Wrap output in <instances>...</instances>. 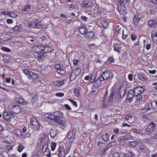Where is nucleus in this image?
<instances>
[{
  "label": "nucleus",
  "mask_w": 157,
  "mask_h": 157,
  "mask_svg": "<svg viewBox=\"0 0 157 157\" xmlns=\"http://www.w3.org/2000/svg\"><path fill=\"white\" fill-rule=\"evenodd\" d=\"M155 124L151 122L145 129L144 133L147 135H151V133L155 131Z\"/></svg>",
  "instance_id": "nucleus-1"
},
{
  "label": "nucleus",
  "mask_w": 157,
  "mask_h": 157,
  "mask_svg": "<svg viewBox=\"0 0 157 157\" xmlns=\"http://www.w3.org/2000/svg\"><path fill=\"white\" fill-rule=\"evenodd\" d=\"M30 124L33 126V128L36 130L39 131L40 128L39 123L37 120L34 117H32L30 118Z\"/></svg>",
  "instance_id": "nucleus-2"
},
{
  "label": "nucleus",
  "mask_w": 157,
  "mask_h": 157,
  "mask_svg": "<svg viewBox=\"0 0 157 157\" xmlns=\"http://www.w3.org/2000/svg\"><path fill=\"white\" fill-rule=\"evenodd\" d=\"M42 53H47L53 51V48L51 46L46 45H41Z\"/></svg>",
  "instance_id": "nucleus-3"
},
{
  "label": "nucleus",
  "mask_w": 157,
  "mask_h": 157,
  "mask_svg": "<svg viewBox=\"0 0 157 157\" xmlns=\"http://www.w3.org/2000/svg\"><path fill=\"white\" fill-rule=\"evenodd\" d=\"M143 14L141 13H138L135 14L133 18V22L136 25H137L140 20L142 17Z\"/></svg>",
  "instance_id": "nucleus-4"
},
{
  "label": "nucleus",
  "mask_w": 157,
  "mask_h": 157,
  "mask_svg": "<svg viewBox=\"0 0 157 157\" xmlns=\"http://www.w3.org/2000/svg\"><path fill=\"white\" fill-rule=\"evenodd\" d=\"M28 28L34 29H42L43 26L42 25L37 23L35 22H31L28 25Z\"/></svg>",
  "instance_id": "nucleus-5"
},
{
  "label": "nucleus",
  "mask_w": 157,
  "mask_h": 157,
  "mask_svg": "<svg viewBox=\"0 0 157 157\" xmlns=\"http://www.w3.org/2000/svg\"><path fill=\"white\" fill-rule=\"evenodd\" d=\"M9 28L5 25L3 24L0 25V35L2 34H6L8 33L7 30Z\"/></svg>",
  "instance_id": "nucleus-6"
},
{
  "label": "nucleus",
  "mask_w": 157,
  "mask_h": 157,
  "mask_svg": "<svg viewBox=\"0 0 157 157\" xmlns=\"http://www.w3.org/2000/svg\"><path fill=\"white\" fill-rule=\"evenodd\" d=\"M110 76L109 71L107 70L104 71L102 74L100 78V80L103 81L107 79Z\"/></svg>",
  "instance_id": "nucleus-7"
},
{
  "label": "nucleus",
  "mask_w": 157,
  "mask_h": 157,
  "mask_svg": "<svg viewBox=\"0 0 157 157\" xmlns=\"http://www.w3.org/2000/svg\"><path fill=\"white\" fill-rule=\"evenodd\" d=\"M23 109L22 108L18 105H16L13 106L11 111L14 113L18 114Z\"/></svg>",
  "instance_id": "nucleus-8"
},
{
  "label": "nucleus",
  "mask_w": 157,
  "mask_h": 157,
  "mask_svg": "<svg viewBox=\"0 0 157 157\" xmlns=\"http://www.w3.org/2000/svg\"><path fill=\"white\" fill-rule=\"evenodd\" d=\"M135 89H133V90L131 89L130 90L127 94V98L128 100L130 101H132L134 97V90Z\"/></svg>",
  "instance_id": "nucleus-9"
},
{
  "label": "nucleus",
  "mask_w": 157,
  "mask_h": 157,
  "mask_svg": "<svg viewBox=\"0 0 157 157\" xmlns=\"http://www.w3.org/2000/svg\"><path fill=\"white\" fill-rule=\"evenodd\" d=\"M78 67L75 70L73 69L72 71L70 77V79L71 80L73 81L78 75Z\"/></svg>",
  "instance_id": "nucleus-10"
},
{
  "label": "nucleus",
  "mask_w": 157,
  "mask_h": 157,
  "mask_svg": "<svg viewBox=\"0 0 157 157\" xmlns=\"http://www.w3.org/2000/svg\"><path fill=\"white\" fill-rule=\"evenodd\" d=\"M133 137L132 136L129 135H126L120 136L119 138V140L120 141H126L128 140H132Z\"/></svg>",
  "instance_id": "nucleus-11"
},
{
  "label": "nucleus",
  "mask_w": 157,
  "mask_h": 157,
  "mask_svg": "<svg viewBox=\"0 0 157 157\" xmlns=\"http://www.w3.org/2000/svg\"><path fill=\"white\" fill-rule=\"evenodd\" d=\"M40 77L38 74L31 71L29 72L28 78L32 79H36L39 78Z\"/></svg>",
  "instance_id": "nucleus-12"
},
{
  "label": "nucleus",
  "mask_w": 157,
  "mask_h": 157,
  "mask_svg": "<svg viewBox=\"0 0 157 157\" xmlns=\"http://www.w3.org/2000/svg\"><path fill=\"white\" fill-rule=\"evenodd\" d=\"M3 119L6 121L9 122L11 121L10 115L9 112H4L2 114Z\"/></svg>",
  "instance_id": "nucleus-13"
},
{
  "label": "nucleus",
  "mask_w": 157,
  "mask_h": 157,
  "mask_svg": "<svg viewBox=\"0 0 157 157\" xmlns=\"http://www.w3.org/2000/svg\"><path fill=\"white\" fill-rule=\"evenodd\" d=\"M140 37L139 38L136 42V40L137 39V35L134 34H132L131 36V39L134 42H136L135 43L134 45V46H136L139 45V41Z\"/></svg>",
  "instance_id": "nucleus-14"
},
{
  "label": "nucleus",
  "mask_w": 157,
  "mask_h": 157,
  "mask_svg": "<svg viewBox=\"0 0 157 157\" xmlns=\"http://www.w3.org/2000/svg\"><path fill=\"white\" fill-rule=\"evenodd\" d=\"M148 107L149 109L152 108L154 109H157V102L156 100L150 102V103H148Z\"/></svg>",
  "instance_id": "nucleus-15"
},
{
  "label": "nucleus",
  "mask_w": 157,
  "mask_h": 157,
  "mask_svg": "<svg viewBox=\"0 0 157 157\" xmlns=\"http://www.w3.org/2000/svg\"><path fill=\"white\" fill-rule=\"evenodd\" d=\"M123 156L125 157H135V154L132 151L128 150L126 151L125 153H124Z\"/></svg>",
  "instance_id": "nucleus-16"
},
{
  "label": "nucleus",
  "mask_w": 157,
  "mask_h": 157,
  "mask_svg": "<svg viewBox=\"0 0 157 157\" xmlns=\"http://www.w3.org/2000/svg\"><path fill=\"white\" fill-rule=\"evenodd\" d=\"M63 147H59L58 149V157H64L65 153L64 152V149L63 148Z\"/></svg>",
  "instance_id": "nucleus-17"
},
{
  "label": "nucleus",
  "mask_w": 157,
  "mask_h": 157,
  "mask_svg": "<svg viewBox=\"0 0 157 157\" xmlns=\"http://www.w3.org/2000/svg\"><path fill=\"white\" fill-rule=\"evenodd\" d=\"M26 41L30 44L33 42L34 43L36 41V38L33 36H30L27 37L26 38Z\"/></svg>",
  "instance_id": "nucleus-18"
},
{
  "label": "nucleus",
  "mask_w": 157,
  "mask_h": 157,
  "mask_svg": "<svg viewBox=\"0 0 157 157\" xmlns=\"http://www.w3.org/2000/svg\"><path fill=\"white\" fill-rule=\"evenodd\" d=\"M147 24L149 27L154 28L157 25V21L155 20H151L148 21Z\"/></svg>",
  "instance_id": "nucleus-19"
},
{
  "label": "nucleus",
  "mask_w": 157,
  "mask_h": 157,
  "mask_svg": "<svg viewBox=\"0 0 157 157\" xmlns=\"http://www.w3.org/2000/svg\"><path fill=\"white\" fill-rule=\"evenodd\" d=\"M117 9L119 12L124 10L125 7L124 1H122L121 3H118Z\"/></svg>",
  "instance_id": "nucleus-20"
},
{
  "label": "nucleus",
  "mask_w": 157,
  "mask_h": 157,
  "mask_svg": "<svg viewBox=\"0 0 157 157\" xmlns=\"http://www.w3.org/2000/svg\"><path fill=\"white\" fill-rule=\"evenodd\" d=\"M94 36V33L93 31L86 32L85 34V37L86 38H91L93 37Z\"/></svg>",
  "instance_id": "nucleus-21"
},
{
  "label": "nucleus",
  "mask_w": 157,
  "mask_h": 157,
  "mask_svg": "<svg viewBox=\"0 0 157 157\" xmlns=\"http://www.w3.org/2000/svg\"><path fill=\"white\" fill-rule=\"evenodd\" d=\"M38 100V96L37 94H35L34 96L31 99V102L30 104H31V106H33L34 104H36L37 101Z\"/></svg>",
  "instance_id": "nucleus-22"
},
{
  "label": "nucleus",
  "mask_w": 157,
  "mask_h": 157,
  "mask_svg": "<svg viewBox=\"0 0 157 157\" xmlns=\"http://www.w3.org/2000/svg\"><path fill=\"white\" fill-rule=\"evenodd\" d=\"M22 29V25L20 24L13 28V30L16 32H19Z\"/></svg>",
  "instance_id": "nucleus-23"
},
{
  "label": "nucleus",
  "mask_w": 157,
  "mask_h": 157,
  "mask_svg": "<svg viewBox=\"0 0 157 157\" xmlns=\"http://www.w3.org/2000/svg\"><path fill=\"white\" fill-rule=\"evenodd\" d=\"M3 59L4 62L6 63H8L11 60L10 56L7 55H4L3 56Z\"/></svg>",
  "instance_id": "nucleus-24"
},
{
  "label": "nucleus",
  "mask_w": 157,
  "mask_h": 157,
  "mask_svg": "<svg viewBox=\"0 0 157 157\" xmlns=\"http://www.w3.org/2000/svg\"><path fill=\"white\" fill-rule=\"evenodd\" d=\"M137 76L139 79L140 80L143 81L147 80L148 79V78L146 77V75L143 74H138Z\"/></svg>",
  "instance_id": "nucleus-25"
},
{
  "label": "nucleus",
  "mask_w": 157,
  "mask_h": 157,
  "mask_svg": "<svg viewBox=\"0 0 157 157\" xmlns=\"http://www.w3.org/2000/svg\"><path fill=\"white\" fill-rule=\"evenodd\" d=\"M151 36L154 42L157 41V32L152 31L151 33Z\"/></svg>",
  "instance_id": "nucleus-26"
},
{
  "label": "nucleus",
  "mask_w": 157,
  "mask_h": 157,
  "mask_svg": "<svg viewBox=\"0 0 157 157\" xmlns=\"http://www.w3.org/2000/svg\"><path fill=\"white\" fill-rule=\"evenodd\" d=\"M58 132V131L56 129H52L50 132V134L51 137L54 138L56 136Z\"/></svg>",
  "instance_id": "nucleus-27"
},
{
  "label": "nucleus",
  "mask_w": 157,
  "mask_h": 157,
  "mask_svg": "<svg viewBox=\"0 0 157 157\" xmlns=\"http://www.w3.org/2000/svg\"><path fill=\"white\" fill-rule=\"evenodd\" d=\"M87 31L86 27L85 26H82L79 28V33L85 35Z\"/></svg>",
  "instance_id": "nucleus-28"
},
{
  "label": "nucleus",
  "mask_w": 157,
  "mask_h": 157,
  "mask_svg": "<svg viewBox=\"0 0 157 157\" xmlns=\"http://www.w3.org/2000/svg\"><path fill=\"white\" fill-rule=\"evenodd\" d=\"M142 95H140V94H138L135 96V98L136 99V100L135 101V103L137 105H138L139 104V101H140L141 99L142 98Z\"/></svg>",
  "instance_id": "nucleus-29"
},
{
  "label": "nucleus",
  "mask_w": 157,
  "mask_h": 157,
  "mask_svg": "<svg viewBox=\"0 0 157 157\" xmlns=\"http://www.w3.org/2000/svg\"><path fill=\"white\" fill-rule=\"evenodd\" d=\"M63 115V113L59 111L56 112L54 114V117L55 118H58V117L59 118L60 117H62Z\"/></svg>",
  "instance_id": "nucleus-30"
},
{
  "label": "nucleus",
  "mask_w": 157,
  "mask_h": 157,
  "mask_svg": "<svg viewBox=\"0 0 157 157\" xmlns=\"http://www.w3.org/2000/svg\"><path fill=\"white\" fill-rule=\"evenodd\" d=\"M55 121L62 125V124L65 122L66 121L63 118H56Z\"/></svg>",
  "instance_id": "nucleus-31"
},
{
  "label": "nucleus",
  "mask_w": 157,
  "mask_h": 157,
  "mask_svg": "<svg viewBox=\"0 0 157 157\" xmlns=\"http://www.w3.org/2000/svg\"><path fill=\"white\" fill-rule=\"evenodd\" d=\"M120 45L118 44L115 43L114 45V50L117 52H120L121 51V48L120 47Z\"/></svg>",
  "instance_id": "nucleus-32"
},
{
  "label": "nucleus",
  "mask_w": 157,
  "mask_h": 157,
  "mask_svg": "<svg viewBox=\"0 0 157 157\" xmlns=\"http://www.w3.org/2000/svg\"><path fill=\"white\" fill-rule=\"evenodd\" d=\"M64 82V80H61L56 81L54 82V84L58 86H59L63 85Z\"/></svg>",
  "instance_id": "nucleus-33"
},
{
  "label": "nucleus",
  "mask_w": 157,
  "mask_h": 157,
  "mask_svg": "<svg viewBox=\"0 0 157 157\" xmlns=\"http://www.w3.org/2000/svg\"><path fill=\"white\" fill-rule=\"evenodd\" d=\"M44 53L39 54L38 55V56L37 57V59L39 61L43 60L45 59V56L43 54Z\"/></svg>",
  "instance_id": "nucleus-34"
},
{
  "label": "nucleus",
  "mask_w": 157,
  "mask_h": 157,
  "mask_svg": "<svg viewBox=\"0 0 157 157\" xmlns=\"http://www.w3.org/2000/svg\"><path fill=\"white\" fill-rule=\"evenodd\" d=\"M13 132L14 134L17 136H20V134H21V131L19 129H17L13 130Z\"/></svg>",
  "instance_id": "nucleus-35"
},
{
  "label": "nucleus",
  "mask_w": 157,
  "mask_h": 157,
  "mask_svg": "<svg viewBox=\"0 0 157 157\" xmlns=\"http://www.w3.org/2000/svg\"><path fill=\"white\" fill-rule=\"evenodd\" d=\"M48 148V144H45L42 149V152L44 154H47V150Z\"/></svg>",
  "instance_id": "nucleus-36"
},
{
  "label": "nucleus",
  "mask_w": 157,
  "mask_h": 157,
  "mask_svg": "<svg viewBox=\"0 0 157 157\" xmlns=\"http://www.w3.org/2000/svg\"><path fill=\"white\" fill-rule=\"evenodd\" d=\"M101 81H101L100 79L99 80H98L94 82V87L96 88L99 87L101 85Z\"/></svg>",
  "instance_id": "nucleus-37"
},
{
  "label": "nucleus",
  "mask_w": 157,
  "mask_h": 157,
  "mask_svg": "<svg viewBox=\"0 0 157 157\" xmlns=\"http://www.w3.org/2000/svg\"><path fill=\"white\" fill-rule=\"evenodd\" d=\"M57 72L59 75L60 76H63L65 73V71L63 69V68L60 70H58Z\"/></svg>",
  "instance_id": "nucleus-38"
},
{
  "label": "nucleus",
  "mask_w": 157,
  "mask_h": 157,
  "mask_svg": "<svg viewBox=\"0 0 157 157\" xmlns=\"http://www.w3.org/2000/svg\"><path fill=\"white\" fill-rule=\"evenodd\" d=\"M31 9V6L30 5H28L26 6H25L24 7L23 9V11H29Z\"/></svg>",
  "instance_id": "nucleus-39"
},
{
  "label": "nucleus",
  "mask_w": 157,
  "mask_h": 157,
  "mask_svg": "<svg viewBox=\"0 0 157 157\" xmlns=\"http://www.w3.org/2000/svg\"><path fill=\"white\" fill-rule=\"evenodd\" d=\"M139 150L140 152V153L142 154L143 156L144 157L146 155V151L144 148L142 147H140L139 148Z\"/></svg>",
  "instance_id": "nucleus-40"
},
{
  "label": "nucleus",
  "mask_w": 157,
  "mask_h": 157,
  "mask_svg": "<svg viewBox=\"0 0 157 157\" xmlns=\"http://www.w3.org/2000/svg\"><path fill=\"white\" fill-rule=\"evenodd\" d=\"M102 138L105 141H107L109 139V136L107 133H103L102 135Z\"/></svg>",
  "instance_id": "nucleus-41"
},
{
  "label": "nucleus",
  "mask_w": 157,
  "mask_h": 157,
  "mask_svg": "<svg viewBox=\"0 0 157 157\" xmlns=\"http://www.w3.org/2000/svg\"><path fill=\"white\" fill-rule=\"evenodd\" d=\"M17 99H18V102L21 104L24 105L25 104H26V105H27L28 103V102H26L22 98H18Z\"/></svg>",
  "instance_id": "nucleus-42"
},
{
  "label": "nucleus",
  "mask_w": 157,
  "mask_h": 157,
  "mask_svg": "<svg viewBox=\"0 0 157 157\" xmlns=\"http://www.w3.org/2000/svg\"><path fill=\"white\" fill-rule=\"evenodd\" d=\"M55 69L56 70V71H58V70H60L61 69H62L63 68V65L61 64H56L54 66Z\"/></svg>",
  "instance_id": "nucleus-43"
},
{
  "label": "nucleus",
  "mask_w": 157,
  "mask_h": 157,
  "mask_svg": "<svg viewBox=\"0 0 157 157\" xmlns=\"http://www.w3.org/2000/svg\"><path fill=\"white\" fill-rule=\"evenodd\" d=\"M129 144L130 146L132 147H136L137 146L138 144L137 142L134 141L132 142H129Z\"/></svg>",
  "instance_id": "nucleus-44"
},
{
  "label": "nucleus",
  "mask_w": 157,
  "mask_h": 157,
  "mask_svg": "<svg viewBox=\"0 0 157 157\" xmlns=\"http://www.w3.org/2000/svg\"><path fill=\"white\" fill-rule=\"evenodd\" d=\"M132 132L137 134H140L141 133L142 130L141 129H137L136 128H133L131 129Z\"/></svg>",
  "instance_id": "nucleus-45"
},
{
  "label": "nucleus",
  "mask_w": 157,
  "mask_h": 157,
  "mask_svg": "<svg viewBox=\"0 0 157 157\" xmlns=\"http://www.w3.org/2000/svg\"><path fill=\"white\" fill-rule=\"evenodd\" d=\"M9 16L13 18H15L17 17V14L13 12H9Z\"/></svg>",
  "instance_id": "nucleus-46"
},
{
  "label": "nucleus",
  "mask_w": 157,
  "mask_h": 157,
  "mask_svg": "<svg viewBox=\"0 0 157 157\" xmlns=\"http://www.w3.org/2000/svg\"><path fill=\"white\" fill-rule=\"evenodd\" d=\"M51 147L52 151H54L56 147V144L55 142H52L51 144Z\"/></svg>",
  "instance_id": "nucleus-47"
},
{
  "label": "nucleus",
  "mask_w": 157,
  "mask_h": 157,
  "mask_svg": "<svg viewBox=\"0 0 157 157\" xmlns=\"http://www.w3.org/2000/svg\"><path fill=\"white\" fill-rule=\"evenodd\" d=\"M132 118V116L131 115L128 114L125 117V119L127 120L130 123L129 121H130Z\"/></svg>",
  "instance_id": "nucleus-48"
},
{
  "label": "nucleus",
  "mask_w": 157,
  "mask_h": 157,
  "mask_svg": "<svg viewBox=\"0 0 157 157\" xmlns=\"http://www.w3.org/2000/svg\"><path fill=\"white\" fill-rule=\"evenodd\" d=\"M24 147H23V146L22 144H19L18 147V151L19 152H21Z\"/></svg>",
  "instance_id": "nucleus-49"
},
{
  "label": "nucleus",
  "mask_w": 157,
  "mask_h": 157,
  "mask_svg": "<svg viewBox=\"0 0 157 157\" xmlns=\"http://www.w3.org/2000/svg\"><path fill=\"white\" fill-rule=\"evenodd\" d=\"M120 88H128L127 82H124L121 85H120Z\"/></svg>",
  "instance_id": "nucleus-50"
},
{
  "label": "nucleus",
  "mask_w": 157,
  "mask_h": 157,
  "mask_svg": "<svg viewBox=\"0 0 157 157\" xmlns=\"http://www.w3.org/2000/svg\"><path fill=\"white\" fill-rule=\"evenodd\" d=\"M41 51H42L41 45H38L36 53H37L38 54H40L42 53Z\"/></svg>",
  "instance_id": "nucleus-51"
},
{
  "label": "nucleus",
  "mask_w": 157,
  "mask_h": 157,
  "mask_svg": "<svg viewBox=\"0 0 157 157\" xmlns=\"http://www.w3.org/2000/svg\"><path fill=\"white\" fill-rule=\"evenodd\" d=\"M75 136V135L73 134V132H70L69 133V134L68 136V138L69 139H72Z\"/></svg>",
  "instance_id": "nucleus-52"
},
{
  "label": "nucleus",
  "mask_w": 157,
  "mask_h": 157,
  "mask_svg": "<svg viewBox=\"0 0 157 157\" xmlns=\"http://www.w3.org/2000/svg\"><path fill=\"white\" fill-rule=\"evenodd\" d=\"M142 120L144 123H147L149 120L147 118V117L145 116H143L142 117Z\"/></svg>",
  "instance_id": "nucleus-53"
},
{
  "label": "nucleus",
  "mask_w": 157,
  "mask_h": 157,
  "mask_svg": "<svg viewBox=\"0 0 157 157\" xmlns=\"http://www.w3.org/2000/svg\"><path fill=\"white\" fill-rule=\"evenodd\" d=\"M23 72L27 75V77L28 78L29 72L31 71H29L28 69H24L23 70Z\"/></svg>",
  "instance_id": "nucleus-54"
},
{
  "label": "nucleus",
  "mask_w": 157,
  "mask_h": 157,
  "mask_svg": "<svg viewBox=\"0 0 157 157\" xmlns=\"http://www.w3.org/2000/svg\"><path fill=\"white\" fill-rule=\"evenodd\" d=\"M40 140H44L46 138V135L44 133H41L40 136Z\"/></svg>",
  "instance_id": "nucleus-55"
},
{
  "label": "nucleus",
  "mask_w": 157,
  "mask_h": 157,
  "mask_svg": "<svg viewBox=\"0 0 157 157\" xmlns=\"http://www.w3.org/2000/svg\"><path fill=\"white\" fill-rule=\"evenodd\" d=\"M114 94V93L113 92H112L109 97V102H111L112 101L113 99V97Z\"/></svg>",
  "instance_id": "nucleus-56"
},
{
  "label": "nucleus",
  "mask_w": 157,
  "mask_h": 157,
  "mask_svg": "<svg viewBox=\"0 0 157 157\" xmlns=\"http://www.w3.org/2000/svg\"><path fill=\"white\" fill-rule=\"evenodd\" d=\"M38 48V46H35L31 48V50L33 52L36 53Z\"/></svg>",
  "instance_id": "nucleus-57"
},
{
  "label": "nucleus",
  "mask_w": 157,
  "mask_h": 157,
  "mask_svg": "<svg viewBox=\"0 0 157 157\" xmlns=\"http://www.w3.org/2000/svg\"><path fill=\"white\" fill-rule=\"evenodd\" d=\"M96 77L94 75H91L89 81L90 82L92 83L93 82L94 80L95 79Z\"/></svg>",
  "instance_id": "nucleus-58"
},
{
  "label": "nucleus",
  "mask_w": 157,
  "mask_h": 157,
  "mask_svg": "<svg viewBox=\"0 0 157 157\" xmlns=\"http://www.w3.org/2000/svg\"><path fill=\"white\" fill-rule=\"evenodd\" d=\"M102 25L104 28H107L108 24L107 22L103 21L102 22Z\"/></svg>",
  "instance_id": "nucleus-59"
},
{
  "label": "nucleus",
  "mask_w": 157,
  "mask_h": 157,
  "mask_svg": "<svg viewBox=\"0 0 157 157\" xmlns=\"http://www.w3.org/2000/svg\"><path fill=\"white\" fill-rule=\"evenodd\" d=\"M48 117L49 119L54 120V121H55V119H56V118H55L54 117V114H51L49 115L48 116Z\"/></svg>",
  "instance_id": "nucleus-60"
},
{
  "label": "nucleus",
  "mask_w": 157,
  "mask_h": 157,
  "mask_svg": "<svg viewBox=\"0 0 157 157\" xmlns=\"http://www.w3.org/2000/svg\"><path fill=\"white\" fill-rule=\"evenodd\" d=\"M116 144H114L113 142H111L109 143L107 145L110 148L115 146Z\"/></svg>",
  "instance_id": "nucleus-61"
},
{
  "label": "nucleus",
  "mask_w": 157,
  "mask_h": 157,
  "mask_svg": "<svg viewBox=\"0 0 157 157\" xmlns=\"http://www.w3.org/2000/svg\"><path fill=\"white\" fill-rule=\"evenodd\" d=\"M12 148L13 147L12 146H8L6 147L5 150L7 152H9L10 150L12 149Z\"/></svg>",
  "instance_id": "nucleus-62"
},
{
  "label": "nucleus",
  "mask_w": 157,
  "mask_h": 157,
  "mask_svg": "<svg viewBox=\"0 0 157 157\" xmlns=\"http://www.w3.org/2000/svg\"><path fill=\"white\" fill-rule=\"evenodd\" d=\"M2 50L5 52H10L11 50L8 48L3 47H2Z\"/></svg>",
  "instance_id": "nucleus-63"
},
{
  "label": "nucleus",
  "mask_w": 157,
  "mask_h": 157,
  "mask_svg": "<svg viewBox=\"0 0 157 157\" xmlns=\"http://www.w3.org/2000/svg\"><path fill=\"white\" fill-rule=\"evenodd\" d=\"M120 154L118 152H115L113 155V157H120Z\"/></svg>",
  "instance_id": "nucleus-64"
}]
</instances>
